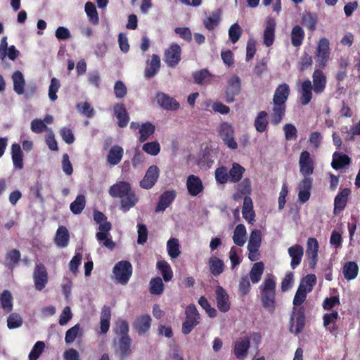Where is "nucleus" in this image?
<instances>
[{"label":"nucleus","instance_id":"obj_24","mask_svg":"<svg viewBox=\"0 0 360 360\" xmlns=\"http://www.w3.org/2000/svg\"><path fill=\"white\" fill-rule=\"evenodd\" d=\"M276 21L272 18H268L265 23L264 31V44L269 47L274 44L275 39Z\"/></svg>","mask_w":360,"mask_h":360},{"label":"nucleus","instance_id":"obj_37","mask_svg":"<svg viewBox=\"0 0 360 360\" xmlns=\"http://www.w3.org/2000/svg\"><path fill=\"white\" fill-rule=\"evenodd\" d=\"M267 117L268 113L264 110L258 112L254 122V126L257 132L263 133L267 129L269 124Z\"/></svg>","mask_w":360,"mask_h":360},{"label":"nucleus","instance_id":"obj_18","mask_svg":"<svg viewBox=\"0 0 360 360\" xmlns=\"http://www.w3.org/2000/svg\"><path fill=\"white\" fill-rule=\"evenodd\" d=\"M312 88L316 94L323 93L327 84V78L323 72L320 69H316L312 75Z\"/></svg>","mask_w":360,"mask_h":360},{"label":"nucleus","instance_id":"obj_48","mask_svg":"<svg viewBox=\"0 0 360 360\" xmlns=\"http://www.w3.org/2000/svg\"><path fill=\"white\" fill-rule=\"evenodd\" d=\"M264 270V265L262 262H256L253 264L250 272V277L253 283H257L261 280Z\"/></svg>","mask_w":360,"mask_h":360},{"label":"nucleus","instance_id":"obj_3","mask_svg":"<svg viewBox=\"0 0 360 360\" xmlns=\"http://www.w3.org/2000/svg\"><path fill=\"white\" fill-rule=\"evenodd\" d=\"M133 267L127 260H122L115 264L112 269L114 281L116 283L127 285L131 277Z\"/></svg>","mask_w":360,"mask_h":360},{"label":"nucleus","instance_id":"obj_39","mask_svg":"<svg viewBox=\"0 0 360 360\" xmlns=\"http://www.w3.org/2000/svg\"><path fill=\"white\" fill-rule=\"evenodd\" d=\"M245 171V168L240 164L233 162L229 171V181L231 183L239 182L242 179Z\"/></svg>","mask_w":360,"mask_h":360},{"label":"nucleus","instance_id":"obj_45","mask_svg":"<svg viewBox=\"0 0 360 360\" xmlns=\"http://www.w3.org/2000/svg\"><path fill=\"white\" fill-rule=\"evenodd\" d=\"M221 11L212 12L210 15L203 20L205 27L209 31L213 30L219 23Z\"/></svg>","mask_w":360,"mask_h":360},{"label":"nucleus","instance_id":"obj_35","mask_svg":"<svg viewBox=\"0 0 360 360\" xmlns=\"http://www.w3.org/2000/svg\"><path fill=\"white\" fill-rule=\"evenodd\" d=\"M70 240V235L66 226H59L54 238V242L58 247L65 248Z\"/></svg>","mask_w":360,"mask_h":360},{"label":"nucleus","instance_id":"obj_25","mask_svg":"<svg viewBox=\"0 0 360 360\" xmlns=\"http://www.w3.org/2000/svg\"><path fill=\"white\" fill-rule=\"evenodd\" d=\"M350 193L351 190L349 188H344L338 193L334 200L335 214H340L345 210Z\"/></svg>","mask_w":360,"mask_h":360},{"label":"nucleus","instance_id":"obj_34","mask_svg":"<svg viewBox=\"0 0 360 360\" xmlns=\"http://www.w3.org/2000/svg\"><path fill=\"white\" fill-rule=\"evenodd\" d=\"M286 112V105L274 104L271 112V122L273 125H278L283 120Z\"/></svg>","mask_w":360,"mask_h":360},{"label":"nucleus","instance_id":"obj_9","mask_svg":"<svg viewBox=\"0 0 360 360\" xmlns=\"http://www.w3.org/2000/svg\"><path fill=\"white\" fill-rule=\"evenodd\" d=\"M219 135L224 143L231 149L238 148V143L234 140V130L232 125L226 122H222L219 127Z\"/></svg>","mask_w":360,"mask_h":360},{"label":"nucleus","instance_id":"obj_8","mask_svg":"<svg viewBox=\"0 0 360 360\" xmlns=\"http://www.w3.org/2000/svg\"><path fill=\"white\" fill-rule=\"evenodd\" d=\"M181 48L176 44H172L164 53V61L169 68H174L181 61Z\"/></svg>","mask_w":360,"mask_h":360},{"label":"nucleus","instance_id":"obj_32","mask_svg":"<svg viewBox=\"0 0 360 360\" xmlns=\"http://www.w3.org/2000/svg\"><path fill=\"white\" fill-rule=\"evenodd\" d=\"M243 218L249 223L252 224L255 221V212L252 199L250 196H245L243 199V205L242 209Z\"/></svg>","mask_w":360,"mask_h":360},{"label":"nucleus","instance_id":"obj_15","mask_svg":"<svg viewBox=\"0 0 360 360\" xmlns=\"http://www.w3.org/2000/svg\"><path fill=\"white\" fill-rule=\"evenodd\" d=\"M319 243L316 238H309L307 243L306 256L309 266L314 269L318 262Z\"/></svg>","mask_w":360,"mask_h":360},{"label":"nucleus","instance_id":"obj_53","mask_svg":"<svg viewBox=\"0 0 360 360\" xmlns=\"http://www.w3.org/2000/svg\"><path fill=\"white\" fill-rule=\"evenodd\" d=\"M317 21L316 15L311 13L303 15L302 18V25L311 32L316 29Z\"/></svg>","mask_w":360,"mask_h":360},{"label":"nucleus","instance_id":"obj_64","mask_svg":"<svg viewBox=\"0 0 360 360\" xmlns=\"http://www.w3.org/2000/svg\"><path fill=\"white\" fill-rule=\"evenodd\" d=\"M242 34V30L237 23L233 24L229 30V39L233 44L236 43Z\"/></svg>","mask_w":360,"mask_h":360},{"label":"nucleus","instance_id":"obj_43","mask_svg":"<svg viewBox=\"0 0 360 360\" xmlns=\"http://www.w3.org/2000/svg\"><path fill=\"white\" fill-rule=\"evenodd\" d=\"M359 272V266L355 262H347L343 266V275L347 280L354 279Z\"/></svg>","mask_w":360,"mask_h":360},{"label":"nucleus","instance_id":"obj_4","mask_svg":"<svg viewBox=\"0 0 360 360\" xmlns=\"http://www.w3.org/2000/svg\"><path fill=\"white\" fill-rule=\"evenodd\" d=\"M306 323L305 309L304 307H294L289 321V331L298 335L304 330Z\"/></svg>","mask_w":360,"mask_h":360},{"label":"nucleus","instance_id":"obj_42","mask_svg":"<svg viewBox=\"0 0 360 360\" xmlns=\"http://www.w3.org/2000/svg\"><path fill=\"white\" fill-rule=\"evenodd\" d=\"M155 131V127L150 122L143 123L139 129L140 136L139 141L141 143H143L147 141L149 137L154 134Z\"/></svg>","mask_w":360,"mask_h":360},{"label":"nucleus","instance_id":"obj_51","mask_svg":"<svg viewBox=\"0 0 360 360\" xmlns=\"http://www.w3.org/2000/svg\"><path fill=\"white\" fill-rule=\"evenodd\" d=\"M157 268L160 271L165 282L169 281L173 278V271L170 265L165 260L158 261Z\"/></svg>","mask_w":360,"mask_h":360},{"label":"nucleus","instance_id":"obj_28","mask_svg":"<svg viewBox=\"0 0 360 360\" xmlns=\"http://www.w3.org/2000/svg\"><path fill=\"white\" fill-rule=\"evenodd\" d=\"M312 84L309 79L303 81L301 84L300 101L302 105L309 103L312 99Z\"/></svg>","mask_w":360,"mask_h":360},{"label":"nucleus","instance_id":"obj_27","mask_svg":"<svg viewBox=\"0 0 360 360\" xmlns=\"http://www.w3.org/2000/svg\"><path fill=\"white\" fill-rule=\"evenodd\" d=\"M160 58L157 54H153L151 59L147 60L148 67L144 70L146 78H152L159 72L160 68Z\"/></svg>","mask_w":360,"mask_h":360},{"label":"nucleus","instance_id":"obj_52","mask_svg":"<svg viewBox=\"0 0 360 360\" xmlns=\"http://www.w3.org/2000/svg\"><path fill=\"white\" fill-rule=\"evenodd\" d=\"M79 335H82V330L80 325L77 323L66 331L65 337L66 344L70 345L72 343Z\"/></svg>","mask_w":360,"mask_h":360},{"label":"nucleus","instance_id":"obj_30","mask_svg":"<svg viewBox=\"0 0 360 360\" xmlns=\"http://www.w3.org/2000/svg\"><path fill=\"white\" fill-rule=\"evenodd\" d=\"M21 259V253L17 249L8 251L4 257V265L10 270L15 268Z\"/></svg>","mask_w":360,"mask_h":360},{"label":"nucleus","instance_id":"obj_46","mask_svg":"<svg viewBox=\"0 0 360 360\" xmlns=\"http://www.w3.org/2000/svg\"><path fill=\"white\" fill-rule=\"evenodd\" d=\"M113 332L119 337H130L129 335V326L128 322L123 319L117 320L113 328Z\"/></svg>","mask_w":360,"mask_h":360},{"label":"nucleus","instance_id":"obj_10","mask_svg":"<svg viewBox=\"0 0 360 360\" xmlns=\"http://www.w3.org/2000/svg\"><path fill=\"white\" fill-rule=\"evenodd\" d=\"M160 176V169L157 165H150L143 176L140 181L141 188L146 190L152 188L157 183Z\"/></svg>","mask_w":360,"mask_h":360},{"label":"nucleus","instance_id":"obj_29","mask_svg":"<svg viewBox=\"0 0 360 360\" xmlns=\"http://www.w3.org/2000/svg\"><path fill=\"white\" fill-rule=\"evenodd\" d=\"M288 252L291 257L290 266L292 269H295L301 263L304 249L300 245L296 244L290 247Z\"/></svg>","mask_w":360,"mask_h":360},{"label":"nucleus","instance_id":"obj_50","mask_svg":"<svg viewBox=\"0 0 360 360\" xmlns=\"http://www.w3.org/2000/svg\"><path fill=\"white\" fill-rule=\"evenodd\" d=\"M13 297L11 292L8 290H4L0 294V302L3 309L6 312H11L13 309Z\"/></svg>","mask_w":360,"mask_h":360},{"label":"nucleus","instance_id":"obj_44","mask_svg":"<svg viewBox=\"0 0 360 360\" xmlns=\"http://www.w3.org/2000/svg\"><path fill=\"white\" fill-rule=\"evenodd\" d=\"M304 32L300 25L293 27L291 32V44L294 47H299L302 44L304 39Z\"/></svg>","mask_w":360,"mask_h":360},{"label":"nucleus","instance_id":"obj_58","mask_svg":"<svg viewBox=\"0 0 360 360\" xmlns=\"http://www.w3.org/2000/svg\"><path fill=\"white\" fill-rule=\"evenodd\" d=\"M164 290V283L160 277L153 278L150 281V292L153 295H161Z\"/></svg>","mask_w":360,"mask_h":360},{"label":"nucleus","instance_id":"obj_13","mask_svg":"<svg viewBox=\"0 0 360 360\" xmlns=\"http://www.w3.org/2000/svg\"><path fill=\"white\" fill-rule=\"evenodd\" d=\"M312 186L313 179L310 176H303V179L298 183V199L302 203L309 200Z\"/></svg>","mask_w":360,"mask_h":360},{"label":"nucleus","instance_id":"obj_62","mask_svg":"<svg viewBox=\"0 0 360 360\" xmlns=\"http://www.w3.org/2000/svg\"><path fill=\"white\" fill-rule=\"evenodd\" d=\"M142 149L146 153L156 156L160 151V146L158 141H151L144 143L142 146Z\"/></svg>","mask_w":360,"mask_h":360},{"label":"nucleus","instance_id":"obj_16","mask_svg":"<svg viewBox=\"0 0 360 360\" xmlns=\"http://www.w3.org/2000/svg\"><path fill=\"white\" fill-rule=\"evenodd\" d=\"M215 295L218 309L223 313L229 311L231 308V302L226 290L223 287L218 285L215 290Z\"/></svg>","mask_w":360,"mask_h":360},{"label":"nucleus","instance_id":"obj_61","mask_svg":"<svg viewBox=\"0 0 360 360\" xmlns=\"http://www.w3.org/2000/svg\"><path fill=\"white\" fill-rule=\"evenodd\" d=\"M215 179L221 184H225L229 181V171L225 166H221L215 170Z\"/></svg>","mask_w":360,"mask_h":360},{"label":"nucleus","instance_id":"obj_5","mask_svg":"<svg viewBox=\"0 0 360 360\" xmlns=\"http://www.w3.org/2000/svg\"><path fill=\"white\" fill-rule=\"evenodd\" d=\"M186 319L182 323L181 332L189 334L200 323V314L194 304H188L185 310Z\"/></svg>","mask_w":360,"mask_h":360},{"label":"nucleus","instance_id":"obj_49","mask_svg":"<svg viewBox=\"0 0 360 360\" xmlns=\"http://www.w3.org/2000/svg\"><path fill=\"white\" fill-rule=\"evenodd\" d=\"M251 191L250 180L248 178H245L238 185V193L234 194V199L240 198L241 195L249 196Z\"/></svg>","mask_w":360,"mask_h":360},{"label":"nucleus","instance_id":"obj_31","mask_svg":"<svg viewBox=\"0 0 360 360\" xmlns=\"http://www.w3.org/2000/svg\"><path fill=\"white\" fill-rule=\"evenodd\" d=\"M351 162L352 160L347 154L335 152L333 155L331 166L334 169L338 170L349 165Z\"/></svg>","mask_w":360,"mask_h":360},{"label":"nucleus","instance_id":"obj_57","mask_svg":"<svg viewBox=\"0 0 360 360\" xmlns=\"http://www.w3.org/2000/svg\"><path fill=\"white\" fill-rule=\"evenodd\" d=\"M167 249L171 258H177L181 253L178 239L170 238L167 243Z\"/></svg>","mask_w":360,"mask_h":360},{"label":"nucleus","instance_id":"obj_56","mask_svg":"<svg viewBox=\"0 0 360 360\" xmlns=\"http://www.w3.org/2000/svg\"><path fill=\"white\" fill-rule=\"evenodd\" d=\"M233 242L238 246H243L246 241L245 226H236L233 236Z\"/></svg>","mask_w":360,"mask_h":360},{"label":"nucleus","instance_id":"obj_63","mask_svg":"<svg viewBox=\"0 0 360 360\" xmlns=\"http://www.w3.org/2000/svg\"><path fill=\"white\" fill-rule=\"evenodd\" d=\"M22 325V319L17 313H12L7 319V326L9 329H15Z\"/></svg>","mask_w":360,"mask_h":360},{"label":"nucleus","instance_id":"obj_47","mask_svg":"<svg viewBox=\"0 0 360 360\" xmlns=\"http://www.w3.org/2000/svg\"><path fill=\"white\" fill-rule=\"evenodd\" d=\"M211 74L207 69H202L193 73V78L197 84H207L211 80Z\"/></svg>","mask_w":360,"mask_h":360},{"label":"nucleus","instance_id":"obj_1","mask_svg":"<svg viewBox=\"0 0 360 360\" xmlns=\"http://www.w3.org/2000/svg\"><path fill=\"white\" fill-rule=\"evenodd\" d=\"M108 193L112 198H120V210L123 212H128L139 202V198L131 189V184L125 181H117L110 186Z\"/></svg>","mask_w":360,"mask_h":360},{"label":"nucleus","instance_id":"obj_11","mask_svg":"<svg viewBox=\"0 0 360 360\" xmlns=\"http://www.w3.org/2000/svg\"><path fill=\"white\" fill-rule=\"evenodd\" d=\"M241 91V81L238 76L233 75L228 80V85L225 91V101L231 103L235 101L236 96H238Z\"/></svg>","mask_w":360,"mask_h":360},{"label":"nucleus","instance_id":"obj_26","mask_svg":"<svg viewBox=\"0 0 360 360\" xmlns=\"http://www.w3.org/2000/svg\"><path fill=\"white\" fill-rule=\"evenodd\" d=\"M113 110L114 114L118 120V126L121 128L127 127L129 121V116L125 105L123 103H116L114 105Z\"/></svg>","mask_w":360,"mask_h":360},{"label":"nucleus","instance_id":"obj_22","mask_svg":"<svg viewBox=\"0 0 360 360\" xmlns=\"http://www.w3.org/2000/svg\"><path fill=\"white\" fill-rule=\"evenodd\" d=\"M186 187L188 194L191 196H197L204 189L202 180L194 174H191L187 177Z\"/></svg>","mask_w":360,"mask_h":360},{"label":"nucleus","instance_id":"obj_23","mask_svg":"<svg viewBox=\"0 0 360 360\" xmlns=\"http://www.w3.org/2000/svg\"><path fill=\"white\" fill-rule=\"evenodd\" d=\"M290 93V86L288 84L283 83L279 84L274 92L273 96L274 104L285 105Z\"/></svg>","mask_w":360,"mask_h":360},{"label":"nucleus","instance_id":"obj_19","mask_svg":"<svg viewBox=\"0 0 360 360\" xmlns=\"http://www.w3.org/2000/svg\"><path fill=\"white\" fill-rule=\"evenodd\" d=\"M250 347V338H239L234 342L233 354L238 359H243Z\"/></svg>","mask_w":360,"mask_h":360},{"label":"nucleus","instance_id":"obj_14","mask_svg":"<svg viewBox=\"0 0 360 360\" xmlns=\"http://www.w3.org/2000/svg\"><path fill=\"white\" fill-rule=\"evenodd\" d=\"M299 166L300 172L302 176H311L313 174L314 162L307 150H304L300 153Z\"/></svg>","mask_w":360,"mask_h":360},{"label":"nucleus","instance_id":"obj_41","mask_svg":"<svg viewBox=\"0 0 360 360\" xmlns=\"http://www.w3.org/2000/svg\"><path fill=\"white\" fill-rule=\"evenodd\" d=\"M12 79L15 92L18 95H22L24 93L25 85V81L22 73L19 70L14 72L12 75Z\"/></svg>","mask_w":360,"mask_h":360},{"label":"nucleus","instance_id":"obj_2","mask_svg":"<svg viewBox=\"0 0 360 360\" xmlns=\"http://www.w3.org/2000/svg\"><path fill=\"white\" fill-rule=\"evenodd\" d=\"M276 287L273 275L265 278L259 286L262 306L270 314H273L276 309Z\"/></svg>","mask_w":360,"mask_h":360},{"label":"nucleus","instance_id":"obj_12","mask_svg":"<svg viewBox=\"0 0 360 360\" xmlns=\"http://www.w3.org/2000/svg\"><path fill=\"white\" fill-rule=\"evenodd\" d=\"M33 279L35 288L37 290L41 291L46 287L48 283V273L43 264H36L33 272Z\"/></svg>","mask_w":360,"mask_h":360},{"label":"nucleus","instance_id":"obj_59","mask_svg":"<svg viewBox=\"0 0 360 360\" xmlns=\"http://www.w3.org/2000/svg\"><path fill=\"white\" fill-rule=\"evenodd\" d=\"M86 201L83 195H79L70 204V208L72 213L77 214L82 212L85 207Z\"/></svg>","mask_w":360,"mask_h":360},{"label":"nucleus","instance_id":"obj_20","mask_svg":"<svg viewBox=\"0 0 360 360\" xmlns=\"http://www.w3.org/2000/svg\"><path fill=\"white\" fill-rule=\"evenodd\" d=\"M158 103L166 110L175 111L180 108L179 103L174 98L163 92L156 94Z\"/></svg>","mask_w":360,"mask_h":360},{"label":"nucleus","instance_id":"obj_40","mask_svg":"<svg viewBox=\"0 0 360 360\" xmlns=\"http://www.w3.org/2000/svg\"><path fill=\"white\" fill-rule=\"evenodd\" d=\"M209 267L211 274L214 276H218L224 270V262L217 257L212 256L209 259Z\"/></svg>","mask_w":360,"mask_h":360},{"label":"nucleus","instance_id":"obj_55","mask_svg":"<svg viewBox=\"0 0 360 360\" xmlns=\"http://www.w3.org/2000/svg\"><path fill=\"white\" fill-rule=\"evenodd\" d=\"M85 12L89 18V21L93 25H97L99 21L98 14L95 5L90 1L85 4Z\"/></svg>","mask_w":360,"mask_h":360},{"label":"nucleus","instance_id":"obj_36","mask_svg":"<svg viewBox=\"0 0 360 360\" xmlns=\"http://www.w3.org/2000/svg\"><path fill=\"white\" fill-rule=\"evenodd\" d=\"M11 158L15 168L19 169L23 168V153L18 143H13L11 146Z\"/></svg>","mask_w":360,"mask_h":360},{"label":"nucleus","instance_id":"obj_7","mask_svg":"<svg viewBox=\"0 0 360 360\" xmlns=\"http://www.w3.org/2000/svg\"><path fill=\"white\" fill-rule=\"evenodd\" d=\"M330 42L327 38H321L317 45L315 60L319 68H324L330 58Z\"/></svg>","mask_w":360,"mask_h":360},{"label":"nucleus","instance_id":"obj_54","mask_svg":"<svg viewBox=\"0 0 360 360\" xmlns=\"http://www.w3.org/2000/svg\"><path fill=\"white\" fill-rule=\"evenodd\" d=\"M307 292L306 286L303 283H300L293 299L294 307H301L300 305L304 302Z\"/></svg>","mask_w":360,"mask_h":360},{"label":"nucleus","instance_id":"obj_6","mask_svg":"<svg viewBox=\"0 0 360 360\" xmlns=\"http://www.w3.org/2000/svg\"><path fill=\"white\" fill-rule=\"evenodd\" d=\"M115 354L120 360H126L133 352L132 339L130 337L114 338Z\"/></svg>","mask_w":360,"mask_h":360},{"label":"nucleus","instance_id":"obj_60","mask_svg":"<svg viewBox=\"0 0 360 360\" xmlns=\"http://www.w3.org/2000/svg\"><path fill=\"white\" fill-rule=\"evenodd\" d=\"M45 349V343L43 341H37L33 346L29 354V360H37Z\"/></svg>","mask_w":360,"mask_h":360},{"label":"nucleus","instance_id":"obj_33","mask_svg":"<svg viewBox=\"0 0 360 360\" xmlns=\"http://www.w3.org/2000/svg\"><path fill=\"white\" fill-rule=\"evenodd\" d=\"M123 154L124 150L121 146L118 145L113 146L107 155L108 163L112 166L118 165L122 160Z\"/></svg>","mask_w":360,"mask_h":360},{"label":"nucleus","instance_id":"obj_21","mask_svg":"<svg viewBox=\"0 0 360 360\" xmlns=\"http://www.w3.org/2000/svg\"><path fill=\"white\" fill-rule=\"evenodd\" d=\"M151 321L152 319L148 314H143L135 319L132 326L139 335H142L150 330Z\"/></svg>","mask_w":360,"mask_h":360},{"label":"nucleus","instance_id":"obj_38","mask_svg":"<svg viewBox=\"0 0 360 360\" xmlns=\"http://www.w3.org/2000/svg\"><path fill=\"white\" fill-rule=\"evenodd\" d=\"M339 318L340 316L337 310H333L329 314L326 313L323 316V326L326 328H329L330 331L333 333L338 330L335 322Z\"/></svg>","mask_w":360,"mask_h":360},{"label":"nucleus","instance_id":"obj_17","mask_svg":"<svg viewBox=\"0 0 360 360\" xmlns=\"http://www.w3.org/2000/svg\"><path fill=\"white\" fill-rule=\"evenodd\" d=\"M177 195L175 190H167L164 191L160 196L157 206L155 207V212H163L169 207L174 201Z\"/></svg>","mask_w":360,"mask_h":360}]
</instances>
